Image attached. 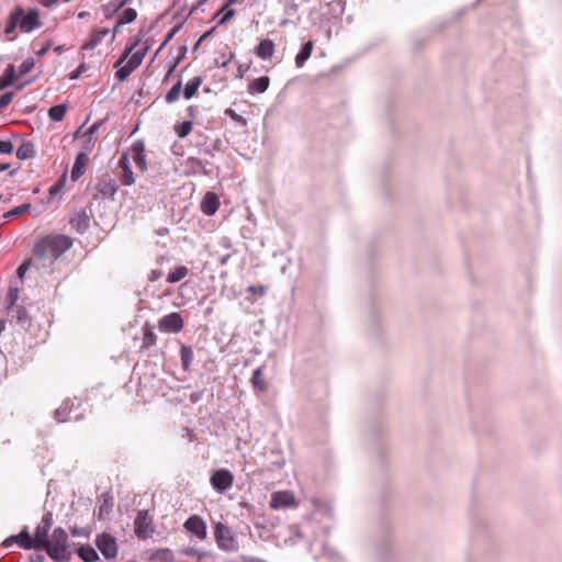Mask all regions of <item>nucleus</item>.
<instances>
[{
	"instance_id": "obj_1",
	"label": "nucleus",
	"mask_w": 562,
	"mask_h": 562,
	"mask_svg": "<svg viewBox=\"0 0 562 562\" xmlns=\"http://www.w3.org/2000/svg\"><path fill=\"white\" fill-rule=\"evenodd\" d=\"M43 22L40 19V13L36 9H24L18 7L12 11L8 18L4 33L11 34L15 30H20L22 33H32L33 31L42 27Z\"/></svg>"
},
{
	"instance_id": "obj_2",
	"label": "nucleus",
	"mask_w": 562,
	"mask_h": 562,
	"mask_svg": "<svg viewBox=\"0 0 562 562\" xmlns=\"http://www.w3.org/2000/svg\"><path fill=\"white\" fill-rule=\"evenodd\" d=\"M72 246V240L66 235H48L42 238L33 249L40 259L55 260Z\"/></svg>"
},
{
	"instance_id": "obj_3",
	"label": "nucleus",
	"mask_w": 562,
	"mask_h": 562,
	"mask_svg": "<svg viewBox=\"0 0 562 562\" xmlns=\"http://www.w3.org/2000/svg\"><path fill=\"white\" fill-rule=\"evenodd\" d=\"M68 536L63 528L54 529L50 539L44 547L47 554L57 562L66 561L70 558V552L67 548Z\"/></svg>"
},
{
	"instance_id": "obj_4",
	"label": "nucleus",
	"mask_w": 562,
	"mask_h": 562,
	"mask_svg": "<svg viewBox=\"0 0 562 562\" xmlns=\"http://www.w3.org/2000/svg\"><path fill=\"white\" fill-rule=\"evenodd\" d=\"M214 537L220 549L226 552L238 550V541L235 532L222 522L215 525Z\"/></svg>"
},
{
	"instance_id": "obj_5",
	"label": "nucleus",
	"mask_w": 562,
	"mask_h": 562,
	"mask_svg": "<svg viewBox=\"0 0 562 562\" xmlns=\"http://www.w3.org/2000/svg\"><path fill=\"white\" fill-rule=\"evenodd\" d=\"M195 146L203 151L205 155L214 156L216 153L224 150L223 140L215 136L212 137L206 133H198L195 135Z\"/></svg>"
},
{
	"instance_id": "obj_6",
	"label": "nucleus",
	"mask_w": 562,
	"mask_h": 562,
	"mask_svg": "<svg viewBox=\"0 0 562 562\" xmlns=\"http://www.w3.org/2000/svg\"><path fill=\"white\" fill-rule=\"evenodd\" d=\"M134 532L138 539H148L154 532L153 521L148 512L139 510L134 520Z\"/></svg>"
},
{
	"instance_id": "obj_7",
	"label": "nucleus",
	"mask_w": 562,
	"mask_h": 562,
	"mask_svg": "<svg viewBox=\"0 0 562 562\" xmlns=\"http://www.w3.org/2000/svg\"><path fill=\"white\" fill-rule=\"evenodd\" d=\"M95 546L106 560L116 558L119 551L116 539L110 533H101L97 536Z\"/></svg>"
},
{
	"instance_id": "obj_8",
	"label": "nucleus",
	"mask_w": 562,
	"mask_h": 562,
	"mask_svg": "<svg viewBox=\"0 0 562 562\" xmlns=\"http://www.w3.org/2000/svg\"><path fill=\"white\" fill-rule=\"evenodd\" d=\"M158 328L164 333L177 334L183 328V319L177 312L169 313L159 319Z\"/></svg>"
},
{
	"instance_id": "obj_9",
	"label": "nucleus",
	"mask_w": 562,
	"mask_h": 562,
	"mask_svg": "<svg viewBox=\"0 0 562 562\" xmlns=\"http://www.w3.org/2000/svg\"><path fill=\"white\" fill-rule=\"evenodd\" d=\"M234 481L233 474L225 469H221L214 472L211 476V484L214 490L218 493H223L232 487Z\"/></svg>"
},
{
	"instance_id": "obj_10",
	"label": "nucleus",
	"mask_w": 562,
	"mask_h": 562,
	"mask_svg": "<svg viewBox=\"0 0 562 562\" xmlns=\"http://www.w3.org/2000/svg\"><path fill=\"white\" fill-rule=\"evenodd\" d=\"M183 527L199 540H203L206 537V524L203 518L198 515L190 516L184 521Z\"/></svg>"
},
{
	"instance_id": "obj_11",
	"label": "nucleus",
	"mask_w": 562,
	"mask_h": 562,
	"mask_svg": "<svg viewBox=\"0 0 562 562\" xmlns=\"http://www.w3.org/2000/svg\"><path fill=\"white\" fill-rule=\"evenodd\" d=\"M295 505V499L290 491L276 492L271 495L270 507L273 509L289 508Z\"/></svg>"
},
{
	"instance_id": "obj_12",
	"label": "nucleus",
	"mask_w": 562,
	"mask_h": 562,
	"mask_svg": "<svg viewBox=\"0 0 562 562\" xmlns=\"http://www.w3.org/2000/svg\"><path fill=\"white\" fill-rule=\"evenodd\" d=\"M137 44H138V41H135L134 43H132L131 46L126 48L124 56L121 57L114 65V67L116 68L115 78L119 81L126 80L130 77V75L133 72V70L128 68L127 64H125V59Z\"/></svg>"
},
{
	"instance_id": "obj_13",
	"label": "nucleus",
	"mask_w": 562,
	"mask_h": 562,
	"mask_svg": "<svg viewBox=\"0 0 562 562\" xmlns=\"http://www.w3.org/2000/svg\"><path fill=\"white\" fill-rule=\"evenodd\" d=\"M218 206H220V200H218V196L216 195V193H214L212 191H207L201 201L200 209H201L202 213L207 216H212L217 212Z\"/></svg>"
},
{
	"instance_id": "obj_14",
	"label": "nucleus",
	"mask_w": 562,
	"mask_h": 562,
	"mask_svg": "<svg viewBox=\"0 0 562 562\" xmlns=\"http://www.w3.org/2000/svg\"><path fill=\"white\" fill-rule=\"evenodd\" d=\"M12 542L18 543L23 549H34L32 536L29 533L26 527L19 535L11 536L8 539H5L3 544L5 547H9Z\"/></svg>"
},
{
	"instance_id": "obj_15",
	"label": "nucleus",
	"mask_w": 562,
	"mask_h": 562,
	"mask_svg": "<svg viewBox=\"0 0 562 562\" xmlns=\"http://www.w3.org/2000/svg\"><path fill=\"white\" fill-rule=\"evenodd\" d=\"M77 406H79L77 398H67L64 401L63 404L55 411L56 420L58 423L68 420V414Z\"/></svg>"
},
{
	"instance_id": "obj_16",
	"label": "nucleus",
	"mask_w": 562,
	"mask_h": 562,
	"mask_svg": "<svg viewBox=\"0 0 562 562\" xmlns=\"http://www.w3.org/2000/svg\"><path fill=\"white\" fill-rule=\"evenodd\" d=\"M88 161H89V155H87L86 153L80 151L77 155V157L75 159V164L71 169V173H70L72 181H77L83 175L86 167L88 165Z\"/></svg>"
},
{
	"instance_id": "obj_17",
	"label": "nucleus",
	"mask_w": 562,
	"mask_h": 562,
	"mask_svg": "<svg viewBox=\"0 0 562 562\" xmlns=\"http://www.w3.org/2000/svg\"><path fill=\"white\" fill-rule=\"evenodd\" d=\"M119 187L114 179H101L97 183V190L103 198H113Z\"/></svg>"
},
{
	"instance_id": "obj_18",
	"label": "nucleus",
	"mask_w": 562,
	"mask_h": 562,
	"mask_svg": "<svg viewBox=\"0 0 562 562\" xmlns=\"http://www.w3.org/2000/svg\"><path fill=\"white\" fill-rule=\"evenodd\" d=\"M255 53L260 59H270L274 53V43L269 38L261 40L256 46Z\"/></svg>"
},
{
	"instance_id": "obj_19",
	"label": "nucleus",
	"mask_w": 562,
	"mask_h": 562,
	"mask_svg": "<svg viewBox=\"0 0 562 562\" xmlns=\"http://www.w3.org/2000/svg\"><path fill=\"white\" fill-rule=\"evenodd\" d=\"M119 167L122 169V183L124 186H132L135 182L134 173L130 166V160L126 155H123L119 160Z\"/></svg>"
},
{
	"instance_id": "obj_20",
	"label": "nucleus",
	"mask_w": 562,
	"mask_h": 562,
	"mask_svg": "<svg viewBox=\"0 0 562 562\" xmlns=\"http://www.w3.org/2000/svg\"><path fill=\"white\" fill-rule=\"evenodd\" d=\"M133 160L140 170L146 169V155L145 146L142 142H136L132 145Z\"/></svg>"
},
{
	"instance_id": "obj_21",
	"label": "nucleus",
	"mask_w": 562,
	"mask_h": 562,
	"mask_svg": "<svg viewBox=\"0 0 562 562\" xmlns=\"http://www.w3.org/2000/svg\"><path fill=\"white\" fill-rule=\"evenodd\" d=\"M113 507V497L109 494L102 495V503L100 504L98 508V519L99 520H106L110 517V514L112 512Z\"/></svg>"
},
{
	"instance_id": "obj_22",
	"label": "nucleus",
	"mask_w": 562,
	"mask_h": 562,
	"mask_svg": "<svg viewBox=\"0 0 562 562\" xmlns=\"http://www.w3.org/2000/svg\"><path fill=\"white\" fill-rule=\"evenodd\" d=\"M157 342V336L154 331V326L146 323L143 326V342H142V349H148L156 345Z\"/></svg>"
},
{
	"instance_id": "obj_23",
	"label": "nucleus",
	"mask_w": 562,
	"mask_h": 562,
	"mask_svg": "<svg viewBox=\"0 0 562 562\" xmlns=\"http://www.w3.org/2000/svg\"><path fill=\"white\" fill-rule=\"evenodd\" d=\"M70 225L77 232L83 233L89 227V216L85 211H80L70 220Z\"/></svg>"
},
{
	"instance_id": "obj_24",
	"label": "nucleus",
	"mask_w": 562,
	"mask_h": 562,
	"mask_svg": "<svg viewBox=\"0 0 562 562\" xmlns=\"http://www.w3.org/2000/svg\"><path fill=\"white\" fill-rule=\"evenodd\" d=\"M269 83H270L269 77H267V76L258 77V78L254 79L248 85V92L251 94L263 93L268 89Z\"/></svg>"
},
{
	"instance_id": "obj_25",
	"label": "nucleus",
	"mask_w": 562,
	"mask_h": 562,
	"mask_svg": "<svg viewBox=\"0 0 562 562\" xmlns=\"http://www.w3.org/2000/svg\"><path fill=\"white\" fill-rule=\"evenodd\" d=\"M314 43L312 41L306 42L295 56V65L301 68L305 61L311 57L313 52Z\"/></svg>"
},
{
	"instance_id": "obj_26",
	"label": "nucleus",
	"mask_w": 562,
	"mask_h": 562,
	"mask_svg": "<svg viewBox=\"0 0 562 562\" xmlns=\"http://www.w3.org/2000/svg\"><path fill=\"white\" fill-rule=\"evenodd\" d=\"M48 531L47 529L43 528V526H37L35 530L34 537H32V541L34 543V549H44L46 543L48 542Z\"/></svg>"
},
{
	"instance_id": "obj_27",
	"label": "nucleus",
	"mask_w": 562,
	"mask_h": 562,
	"mask_svg": "<svg viewBox=\"0 0 562 562\" xmlns=\"http://www.w3.org/2000/svg\"><path fill=\"white\" fill-rule=\"evenodd\" d=\"M202 81L203 78L201 76H195L187 82L183 90V95L187 100H190L196 94Z\"/></svg>"
},
{
	"instance_id": "obj_28",
	"label": "nucleus",
	"mask_w": 562,
	"mask_h": 562,
	"mask_svg": "<svg viewBox=\"0 0 562 562\" xmlns=\"http://www.w3.org/2000/svg\"><path fill=\"white\" fill-rule=\"evenodd\" d=\"M179 353L182 369L184 371L189 370L194 358L193 349L190 346L182 345Z\"/></svg>"
},
{
	"instance_id": "obj_29",
	"label": "nucleus",
	"mask_w": 562,
	"mask_h": 562,
	"mask_svg": "<svg viewBox=\"0 0 562 562\" xmlns=\"http://www.w3.org/2000/svg\"><path fill=\"white\" fill-rule=\"evenodd\" d=\"M189 273V269L186 266H179L173 270L169 271L167 274L166 281L168 283H177L184 279Z\"/></svg>"
},
{
	"instance_id": "obj_30",
	"label": "nucleus",
	"mask_w": 562,
	"mask_h": 562,
	"mask_svg": "<svg viewBox=\"0 0 562 562\" xmlns=\"http://www.w3.org/2000/svg\"><path fill=\"white\" fill-rule=\"evenodd\" d=\"M15 155L20 160L33 158L35 156L34 145L30 142L21 144L16 149Z\"/></svg>"
},
{
	"instance_id": "obj_31",
	"label": "nucleus",
	"mask_w": 562,
	"mask_h": 562,
	"mask_svg": "<svg viewBox=\"0 0 562 562\" xmlns=\"http://www.w3.org/2000/svg\"><path fill=\"white\" fill-rule=\"evenodd\" d=\"M78 555L85 562H94L99 559L97 551L91 546H81L78 549Z\"/></svg>"
},
{
	"instance_id": "obj_32",
	"label": "nucleus",
	"mask_w": 562,
	"mask_h": 562,
	"mask_svg": "<svg viewBox=\"0 0 562 562\" xmlns=\"http://www.w3.org/2000/svg\"><path fill=\"white\" fill-rule=\"evenodd\" d=\"M146 53H147V48H143V49L135 52L134 54L131 55L128 60L125 61V64H127L128 68L134 71L142 65Z\"/></svg>"
},
{
	"instance_id": "obj_33",
	"label": "nucleus",
	"mask_w": 562,
	"mask_h": 562,
	"mask_svg": "<svg viewBox=\"0 0 562 562\" xmlns=\"http://www.w3.org/2000/svg\"><path fill=\"white\" fill-rule=\"evenodd\" d=\"M182 81L178 80L165 95V101L169 104L177 102L180 99Z\"/></svg>"
},
{
	"instance_id": "obj_34",
	"label": "nucleus",
	"mask_w": 562,
	"mask_h": 562,
	"mask_svg": "<svg viewBox=\"0 0 562 562\" xmlns=\"http://www.w3.org/2000/svg\"><path fill=\"white\" fill-rule=\"evenodd\" d=\"M232 2H226V5H224L214 16V19H217V25H223L226 23L229 19H232L235 14V11L233 9L228 8V4Z\"/></svg>"
},
{
	"instance_id": "obj_35",
	"label": "nucleus",
	"mask_w": 562,
	"mask_h": 562,
	"mask_svg": "<svg viewBox=\"0 0 562 562\" xmlns=\"http://www.w3.org/2000/svg\"><path fill=\"white\" fill-rule=\"evenodd\" d=\"M66 111H67V105L57 104V105L52 106L48 110V116L54 122H60V121H63V119L66 114Z\"/></svg>"
},
{
	"instance_id": "obj_36",
	"label": "nucleus",
	"mask_w": 562,
	"mask_h": 562,
	"mask_svg": "<svg viewBox=\"0 0 562 562\" xmlns=\"http://www.w3.org/2000/svg\"><path fill=\"white\" fill-rule=\"evenodd\" d=\"M149 559L160 562H170L172 560V552L170 549H157L150 553Z\"/></svg>"
},
{
	"instance_id": "obj_37",
	"label": "nucleus",
	"mask_w": 562,
	"mask_h": 562,
	"mask_svg": "<svg viewBox=\"0 0 562 562\" xmlns=\"http://www.w3.org/2000/svg\"><path fill=\"white\" fill-rule=\"evenodd\" d=\"M137 16V12L135 9L127 8L125 9L117 18L119 25H125L132 23Z\"/></svg>"
},
{
	"instance_id": "obj_38",
	"label": "nucleus",
	"mask_w": 562,
	"mask_h": 562,
	"mask_svg": "<svg viewBox=\"0 0 562 562\" xmlns=\"http://www.w3.org/2000/svg\"><path fill=\"white\" fill-rule=\"evenodd\" d=\"M262 374H263V369H262V367H259L252 372V376H251V383H252L254 387L259 391L266 390V384L262 380Z\"/></svg>"
},
{
	"instance_id": "obj_39",
	"label": "nucleus",
	"mask_w": 562,
	"mask_h": 562,
	"mask_svg": "<svg viewBox=\"0 0 562 562\" xmlns=\"http://www.w3.org/2000/svg\"><path fill=\"white\" fill-rule=\"evenodd\" d=\"M82 137L83 142L81 144V153L89 155L93 150L98 138L97 136H90L85 133L82 134Z\"/></svg>"
},
{
	"instance_id": "obj_40",
	"label": "nucleus",
	"mask_w": 562,
	"mask_h": 562,
	"mask_svg": "<svg viewBox=\"0 0 562 562\" xmlns=\"http://www.w3.org/2000/svg\"><path fill=\"white\" fill-rule=\"evenodd\" d=\"M220 244H221V246H222L223 248H225V249L227 250V252H225V254H223V255L218 256V262H220V265H221V266H225V265L228 262V260L231 259V257H232V255H233L234 250H233V251H229V249H231V247H232V246H231L229 240H228L227 238H222V239H221V241H220Z\"/></svg>"
},
{
	"instance_id": "obj_41",
	"label": "nucleus",
	"mask_w": 562,
	"mask_h": 562,
	"mask_svg": "<svg viewBox=\"0 0 562 562\" xmlns=\"http://www.w3.org/2000/svg\"><path fill=\"white\" fill-rule=\"evenodd\" d=\"M186 20L179 22L177 25H175L169 32L167 33L164 42L160 44L159 48L157 49L156 54H158L160 50H162L166 45L173 38V36L180 31Z\"/></svg>"
},
{
	"instance_id": "obj_42",
	"label": "nucleus",
	"mask_w": 562,
	"mask_h": 562,
	"mask_svg": "<svg viewBox=\"0 0 562 562\" xmlns=\"http://www.w3.org/2000/svg\"><path fill=\"white\" fill-rule=\"evenodd\" d=\"M175 131L177 133V135L180 137V138H184L187 137L191 131H192V122L191 121H184L182 122L180 125L176 126L175 127Z\"/></svg>"
},
{
	"instance_id": "obj_43",
	"label": "nucleus",
	"mask_w": 562,
	"mask_h": 562,
	"mask_svg": "<svg viewBox=\"0 0 562 562\" xmlns=\"http://www.w3.org/2000/svg\"><path fill=\"white\" fill-rule=\"evenodd\" d=\"M225 115L232 119L237 125L246 126L247 120L240 114L236 113L233 109L228 108L225 110Z\"/></svg>"
},
{
	"instance_id": "obj_44",
	"label": "nucleus",
	"mask_w": 562,
	"mask_h": 562,
	"mask_svg": "<svg viewBox=\"0 0 562 562\" xmlns=\"http://www.w3.org/2000/svg\"><path fill=\"white\" fill-rule=\"evenodd\" d=\"M13 316L16 318L18 324H20L21 326H25L29 323V315L25 308L22 306H18L14 310Z\"/></svg>"
},
{
	"instance_id": "obj_45",
	"label": "nucleus",
	"mask_w": 562,
	"mask_h": 562,
	"mask_svg": "<svg viewBox=\"0 0 562 562\" xmlns=\"http://www.w3.org/2000/svg\"><path fill=\"white\" fill-rule=\"evenodd\" d=\"M101 41H102V38L97 34V32H94L91 35L90 40L81 46V49L82 50H92L101 43Z\"/></svg>"
},
{
	"instance_id": "obj_46",
	"label": "nucleus",
	"mask_w": 562,
	"mask_h": 562,
	"mask_svg": "<svg viewBox=\"0 0 562 562\" xmlns=\"http://www.w3.org/2000/svg\"><path fill=\"white\" fill-rule=\"evenodd\" d=\"M19 294H20V292H19L18 288H15V286L9 288L8 295H7V302H8L9 308H12L15 305V303L19 300Z\"/></svg>"
},
{
	"instance_id": "obj_47",
	"label": "nucleus",
	"mask_w": 562,
	"mask_h": 562,
	"mask_svg": "<svg viewBox=\"0 0 562 562\" xmlns=\"http://www.w3.org/2000/svg\"><path fill=\"white\" fill-rule=\"evenodd\" d=\"M7 72H9V75L4 78H0V90L2 89H5L7 87H9L12 81H13V76H14V68L12 65H10L7 69Z\"/></svg>"
},
{
	"instance_id": "obj_48",
	"label": "nucleus",
	"mask_w": 562,
	"mask_h": 562,
	"mask_svg": "<svg viewBox=\"0 0 562 562\" xmlns=\"http://www.w3.org/2000/svg\"><path fill=\"white\" fill-rule=\"evenodd\" d=\"M183 553H184L186 555H188V557H194V558H196L198 560H203V559H205V558L211 557V554H210L209 552H206V551H200V550H198V549H191V548H190V549H186V550L183 551Z\"/></svg>"
},
{
	"instance_id": "obj_49",
	"label": "nucleus",
	"mask_w": 562,
	"mask_h": 562,
	"mask_svg": "<svg viewBox=\"0 0 562 562\" xmlns=\"http://www.w3.org/2000/svg\"><path fill=\"white\" fill-rule=\"evenodd\" d=\"M34 59L32 57H29L22 61V64L19 67L21 75H26L31 71V69L34 67Z\"/></svg>"
},
{
	"instance_id": "obj_50",
	"label": "nucleus",
	"mask_w": 562,
	"mask_h": 562,
	"mask_svg": "<svg viewBox=\"0 0 562 562\" xmlns=\"http://www.w3.org/2000/svg\"><path fill=\"white\" fill-rule=\"evenodd\" d=\"M30 207L29 204H23V205H20V206H16L12 210H10L9 212L4 213L3 214V217L4 218H9L11 216H16V215H20L21 213H23L25 210H27Z\"/></svg>"
},
{
	"instance_id": "obj_51",
	"label": "nucleus",
	"mask_w": 562,
	"mask_h": 562,
	"mask_svg": "<svg viewBox=\"0 0 562 562\" xmlns=\"http://www.w3.org/2000/svg\"><path fill=\"white\" fill-rule=\"evenodd\" d=\"M12 99H13L12 92H5L0 97V112L12 102Z\"/></svg>"
},
{
	"instance_id": "obj_52",
	"label": "nucleus",
	"mask_w": 562,
	"mask_h": 562,
	"mask_svg": "<svg viewBox=\"0 0 562 562\" xmlns=\"http://www.w3.org/2000/svg\"><path fill=\"white\" fill-rule=\"evenodd\" d=\"M13 151V144L10 140H0V153L11 154Z\"/></svg>"
},
{
	"instance_id": "obj_53",
	"label": "nucleus",
	"mask_w": 562,
	"mask_h": 562,
	"mask_svg": "<svg viewBox=\"0 0 562 562\" xmlns=\"http://www.w3.org/2000/svg\"><path fill=\"white\" fill-rule=\"evenodd\" d=\"M103 124V121L99 120L97 122H94L86 132L85 134L87 135H90V136H95L97 132L100 130V127L102 126Z\"/></svg>"
},
{
	"instance_id": "obj_54",
	"label": "nucleus",
	"mask_w": 562,
	"mask_h": 562,
	"mask_svg": "<svg viewBox=\"0 0 562 562\" xmlns=\"http://www.w3.org/2000/svg\"><path fill=\"white\" fill-rule=\"evenodd\" d=\"M53 525V515L52 513H46L43 518H42V524L41 526H43V528L49 530L50 527Z\"/></svg>"
},
{
	"instance_id": "obj_55",
	"label": "nucleus",
	"mask_w": 562,
	"mask_h": 562,
	"mask_svg": "<svg viewBox=\"0 0 562 562\" xmlns=\"http://www.w3.org/2000/svg\"><path fill=\"white\" fill-rule=\"evenodd\" d=\"M161 277V271L160 270H157V269H154L149 272L148 274V280L150 282H155L157 281L159 278Z\"/></svg>"
},
{
	"instance_id": "obj_56",
	"label": "nucleus",
	"mask_w": 562,
	"mask_h": 562,
	"mask_svg": "<svg viewBox=\"0 0 562 562\" xmlns=\"http://www.w3.org/2000/svg\"><path fill=\"white\" fill-rule=\"evenodd\" d=\"M27 269H29L27 262H23L22 265H20L19 268L16 269L18 277L23 278V276L25 274Z\"/></svg>"
},
{
	"instance_id": "obj_57",
	"label": "nucleus",
	"mask_w": 562,
	"mask_h": 562,
	"mask_svg": "<svg viewBox=\"0 0 562 562\" xmlns=\"http://www.w3.org/2000/svg\"><path fill=\"white\" fill-rule=\"evenodd\" d=\"M63 187H64V182H63V181H60V182L56 183L55 186H53V187L49 189V194H50V195H55V194H57L59 191H61Z\"/></svg>"
},
{
	"instance_id": "obj_58",
	"label": "nucleus",
	"mask_w": 562,
	"mask_h": 562,
	"mask_svg": "<svg viewBox=\"0 0 562 562\" xmlns=\"http://www.w3.org/2000/svg\"><path fill=\"white\" fill-rule=\"evenodd\" d=\"M45 557L42 553H34L30 557L31 562H44Z\"/></svg>"
},
{
	"instance_id": "obj_59",
	"label": "nucleus",
	"mask_w": 562,
	"mask_h": 562,
	"mask_svg": "<svg viewBox=\"0 0 562 562\" xmlns=\"http://www.w3.org/2000/svg\"><path fill=\"white\" fill-rule=\"evenodd\" d=\"M49 48H50V43H49V42H47V43H46L42 48H40V49L36 52V54H37L38 56H44V55L49 50Z\"/></svg>"
},
{
	"instance_id": "obj_60",
	"label": "nucleus",
	"mask_w": 562,
	"mask_h": 562,
	"mask_svg": "<svg viewBox=\"0 0 562 562\" xmlns=\"http://www.w3.org/2000/svg\"><path fill=\"white\" fill-rule=\"evenodd\" d=\"M121 26L122 25H119V20H117L115 25H114V27H113V33L111 35L110 42H113L115 40L116 33L119 32Z\"/></svg>"
},
{
	"instance_id": "obj_61",
	"label": "nucleus",
	"mask_w": 562,
	"mask_h": 562,
	"mask_svg": "<svg viewBox=\"0 0 562 562\" xmlns=\"http://www.w3.org/2000/svg\"><path fill=\"white\" fill-rule=\"evenodd\" d=\"M110 30L109 29H102L100 31H97V34L103 40L106 35H109Z\"/></svg>"
},
{
	"instance_id": "obj_62",
	"label": "nucleus",
	"mask_w": 562,
	"mask_h": 562,
	"mask_svg": "<svg viewBox=\"0 0 562 562\" xmlns=\"http://www.w3.org/2000/svg\"><path fill=\"white\" fill-rule=\"evenodd\" d=\"M212 32H213V30H212V31H210V32L204 33V34L200 37V40L198 41V45H199L202 41H204L205 38H207V36H211V33H212Z\"/></svg>"
},
{
	"instance_id": "obj_63",
	"label": "nucleus",
	"mask_w": 562,
	"mask_h": 562,
	"mask_svg": "<svg viewBox=\"0 0 562 562\" xmlns=\"http://www.w3.org/2000/svg\"><path fill=\"white\" fill-rule=\"evenodd\" d=\"M212 32H213V30H212V31H210V32L204 33V34L200 37V40L198 41V45H199L202 41H204L205 38H207V36H211V33H212Z\"/></svg>"
},
{
	"instance_id": "obj_64",
	"label": "nucleus",
	"mask_w": 562,
	"mask_h": 562,
	"mask_svg": "<svg viewBox=\"0 0 562 562\" xmlns=\"http://www.w3.org/2000/svg\"><path fill=\"white\" fill-rule=\"evenodd\" d=\"M10 165L9 164H0V172L9 169Z\"/></svg>"
}]
</instances>
